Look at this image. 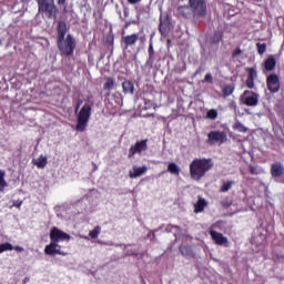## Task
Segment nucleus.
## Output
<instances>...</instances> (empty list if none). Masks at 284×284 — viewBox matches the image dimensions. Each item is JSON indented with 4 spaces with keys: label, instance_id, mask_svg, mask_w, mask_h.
Segmentation results:
<instances>
[{
    "label": "nucleus",
    "instance_id": "1",
    "mask_svg": "<svg viewBox=\"0 0 284 284\" xmlns=\"http://www.w3.org/2000/svg\"><path fill=\"white\" fill-rule=\"evenodd\" d=\"M49 239L51 240V243L45 245L44 254L54 256V255H62L65 256V253L62 252V246L59 245L61 242L69 243L72 240V236H70L68 233L62 231L61 229H58V226H52L51 232L49 233Z\"/></svg>",
    "mask_w": 284,
    "mask_h": 284
},
{
    "label": "nucleus",
    "instance_id": "2",
    "mask_svg": "<svg viewBox=\"0 0 284 284\" xmlns=\"http://www.w3.org/2000/svg\"><path fill=\"white\" fill-rule=\"evenodd\" d=\"M212 168H214L212 159H194L190 164V176L194 181H200Z\"/></svg>",
    "mask_w": 284,
    "mask_h": 284
},
{
    "label": "nucleus",
    "instance_id": "3",
    "mask_svg": "<svg viewBox=\"0 0 284 284\" xmlns=\"http://www.w3.org/2000/svg\"><path fill=\"white\" fill-rule=\"evenodd\" d=\"M37 3L40 14L45 16L47 19H57L59 9L54 4V0H37Z\"/></svg>",
    "mask_w": 284,
    "mask_h": 284
},
{
    "label": "nucleus",
    "instance_id": "4",
    "mask_svg": "<svg viewBox=\"0 0 284 284\" xmlns=\"http://www.w3.org/2000/svg\"><path fill=\"white\" fill-rule=\"evenodd\" d=\"M58 48L64 57H72L77 49V41L73 39L72 34H68L67 38L58 40Z\"/></svg>",
    "mask_w": 284,
    "mask_h": 284
},
{
    "label": "nucleus",
    "instance_id": "5",
    "mask_svg": "<svg viewBox=\"0 0 284 284\" xmlns=\"http://www.w3.org/2000/svg\"><path fill=\"white\" fill-rule=\"evenodd\" d=\"M91 114H92V108H90V105L88 104H84L78 115V124L75 126V130L78 132L85 131V129L88 128V123L90 121Z\"/></svg>",
    "mask_w": 284,
    "mask_h": 284
},
{
    "label": "nucleus",
    "instance_id": "6",
    "mask_svg": "<svg viewBox=\"0 0 284 284\" xmlns=\"http://www.w3.org/2000/svg\"><path fill=\"white\" fill-rule=\"evenodd\" d=\"M189 6L195 19L205 18V14H207V3L205 0H189Z\"/></svg>",
    "mask_w": 284,
    "mask_h": 284
},
{
    "label": "nucleus",
    "instance_id": "7",
    "mask_svg": "<svg viewBox=\"0 0 284 284\" xmlns=\"http://www.w3.org/2000/svg\"><path fill=\"white\" fill-rule=\"evenodd\" d=\"M283 175H284V165L280 162L273 163L271 165V176H273L274 181L284 184Z\"/></svg>",
    "mask_w": 284,
    "mask_h": 284
},
{
    "label": "nucleus",
    "instance_id": "8",
    "mask_svg": "<svg viewBox=\"0 0 284 284\" xmlns=\"http://www.w3.org/2000/svg\"><path fill=\"white\" fill-rule=\"evenodd\" d=\"M270 92L276 93L281 90V82L277 74H270L266 80Z\"/></svg>",
    "mask_w": 284,
    "mask_h": 284
},
{
    "label": "nucleus",
    "instance_id": "9",
    "mask_svg": "<svg viewBox=\"0 0 284 284\" xmlns=\"http://www.w3.org/2000/svg\"><path fill=\"white\" fill-rule=\"evenodd\" d=\"M209 141L212 143H225L227 141V133L223 131H212L209 133Z\"/></svg>",
    "mask_w": 284,
    "mask_h": 284
},
{
    "label": "nucleus",
    "instance_id": "10",
    "mask_svg": "<svg viewBox=\"0 0 284 284\" xmlns=\"http://www.w3.org/2000/svg\"><path fill=\"white\" fill-rule=\"evenodd\" d=\"M209 235H211L212 241H214L215 245L227 246L229 239L226 236H224L223 234L219 233L217 231L211 230V231H209Z\"/></svg>",
    "mask_w": 284,
    "mask_h": 284
},
{
    "label": "nucleus",
    "instance_id": "11",
    "mask_svg": "<svg viewBox=\"0 0 284 284\" xmlns=\"http://www.w3.org/2000/svg\"><path fill=\"white\" fill-rule=\"evenodd\" d=\"M148 150L146 143H138L131 146V150H129V159H132L135 154H141L142 152H145Z\"/></svg>",
    "mask_w": 284,
    "mask_h": 284
},
{
    "label": "nucleus",
    "instance_id": "12",
    "mask_svg": "<svg viewBox=\"0 0 284 284\" xmlns=\"http://www.w3.org/2000/svg\"><path fill=\"white\" fill-rule=\"evenodd\" d=\"M148 172V166L143 165L141 168L133 166V172H129V178L138 179L141 178Z\"/></svg>",
    "mask_w": 284,
    "mask_h": 284
},
{
    "label": "nucleus",
    "instance_id": "13",
    "mask_svg": "<svg viewBox=\"0 0 284 284\" xmlns=\"http://www.w3.org/2000/svg\"><path fill=\"white\" fill-rule=\"evenodd\" d=\"M32 164L39 170H43L48 165V156L41 155L38 159L32 160Z\"/></svg>",
    "mask_w": 284,
    "mask_h": 284
},
{
    "label": "nucleus",
    "instance_id": "14",
    "mask_svg": "<svg viewBox=\"0 0 284 284\" xmlns=\"http://www.w3.org/2000/svg\"><path fill=\"white\" fill-rule=\"evenodd\" d=\"M68 33V24L61 21L58 24V41L61 39H65V34Z\"/></svg>",
    "mask_w": 284,
    "mask_h": 284
},
{
    "label": "nucleus",
    "instance_id": "15",
    "mask_svg": "<svg viewBox=\"0 0 284 284\" xmlns=\"http://www.w3.org/2000/svg\"><path fill=\"white\" fill-rule=\"evenodd\" d=\"M235 185V181L233 180H226L222 182V185H220L219 192L220 193H227L231 191L232 186Z\"/></svg>",
    "mask_w": 284,
    "mask_h": 284
},
{
    "label": "nucleus",
    "instance_id": "16",
    "mask_svg": "<svg viewBox=\"0 0 284 284\" xmlns=\"http://www.w3.org/2000/svg\"><path fill=\"white\" fill-rule=\"evenodd\" d=\"M136 41H139V34L136 33L123 38V42L125 43L126 48L130 45H136Z\"/></svg>",
    "mask_w": 284,
    "mask_h": 284
},
{
    "label": "nucleus",
    "instance_id": "17",
    "mask_svg": "<svg viewBox=\"0 0 284 284\" xmlns=\"http://www.w3.org/2000/svg\"><path fill=\"white\" fill-rule=\"evenodd\" d=\"M122 90L124 94H134V83L130 80H125L122 83Z\"/></svg>",
    "mask_w": 284,
    "mask_h": 284
},
{
    "label": "nucleus",
    "instance_id": "18",
    "mask_svg": "<svg viewBox=\"0 0 284 284\" xmlns=\"http://www.w3.org/2000/svg\"><path fill=\"white\" fill-rule=\"evenodd\" d=\"M207 206V202L204 199L199 197L197 202L194 204V213L204 212V209Z\"/></svg>",
    "mask_w": 284,
    "mask_h": 284
},
{
    "label": "nucleus",
    "instance_id": "19",
    "mask_svg": "<svg viewBox=\"0 0 284 284\" xmlns=\"http://www.w3.org/2000/svg\"><path fill=\"white\" fill-rule=\"evenodd\" d=\"M264 68L267 72H272V70L276 68V59L274 58L266 59Z\"/></svg>",
    "mask_w": 284,
    "mask_h": 284
},
{
    "label": "nucleus",
    "instance_id": "20",
    "mask_svg": "<svg viewBox=\"0 0 284 284\" xmlns=\"http://www.w3.org/2000/svg\"><path fill=\"white\" fill-rule=\"evenodd\" d=\"M180 252L183 257H190L191 255H193V250L187 245H181Z\"/></svg>",
    "mask_w": 284,
    "mask_h": 284
},
{
    "label": "nucleus",
    "instance_id": "21",
    "mask_svg": "<svg viewBox=\"0 0 284 284\" xmlns=\"http://www.w3.org/2000/svg\"><path fill=\"white\" fill-rule=\"evenodd\" d=\"M178 14L180 17H184V19H187V17H190V7H187V6L179 7Z\"/></svg>",
    "mask_w": 284,
    "mask_h": 284
},
{
    "label": "nucleus",
    "instance_id": "22",
    "mask_svg": "<svg viewBox=\"0 0 284 284\" xmlns=\"http://www.w3.org/2000/svg\"><path fill=\"white\" fill-rule=\"evenodd\" d=\"M7 186L6 171H0V193H2Z\"/></svg>",
    "mask_w": 284,
    "mask_h": 284
},
{
    "label": "nucleus",
    "instance_id": "23",
    "mask_svg": "<svg viewBox=\"0 0 284 284\" xmlns=\"http://www.w3.org/2000/svg\"><path fill=\"white\" fill-rule=\"evenodd\" d=\"M206 119H210L211 121H216L219 119V111L216 109H211L206 113Z\"/></svg>",
    "mask_w": 284,
    "mask_h": 284
},
{
    "label": "nucleus",
    "instance_id": "24",
    "mask_svg": "<svg viewBox=\"0 0 284 284\" xmlns=\"http://www.w3.org/2000/svg\"><path fill=\"white\" fill-rule=\"evenodd\" d=\"M101 234V226L97 225L94 226L93 231H90V233L88 234V236H90V239L95 240L98 239V236Z\"/></svg>",
    "mask_w": 284,
    "mask_h": 284
},
{
    "label": "nucleus",
    "instance_id": "25",
    "mask_svg": "<svg viewBox=\"0 0 284 284\" xmlns=\"http://www.w3.org/2000/svg\"><path fill=\"white\" fill-rule=\"evenodd\" d=\"M168 172L171 174H180V168L175 163L168 164Z\"/></svg>",
    "mask_w": 284,
    "mask_h": 284
},
{
    "label": "nucleus",
    "instance_id": "26",
    "mask_svg": "<svg viewBox=\"0 0 284 284\" xmlns=\"http://www.w3.org/2000/svg\"><path fill=\"white\" fill-rule=\"evenodd\" d=\"M8 251H13L12 243H1L0 244V254H2L3 252H8Z\"/></svg>",
    "mask_w": 284,
    "mask_h": 284
},
{
    "label": "nucleus",
    "instance_id": "27",
    "mask_svg": "<svg viewBox=\"0 0 284 284\" xmlns=\"http://www.w3.org/2000/svg\"><path fill=\"white\" fill-rule=\"evenodd\" d=\"M242 105H250V92L244 91L243 95L241 97Z\"/></svg>",
    "mask_w": 284,
    "mask_h": 284
},
{
    "label": "nucleus",
    "instance_id": "28",
    "mask_svg": "<svg viewBox=\"0 0 284 284\" xmlns=\"http://www.w3.org/2000/svg\"><path fill=\"white\" fill-rule=\"evenodd\" d=\"M104 90H114V80L113 78H106L104 83Z\"/></svg>",
    "mask_w": 284,
    "mask_h": 284
},
{
    "label": "nucleus",
    "instance_id": "29",
    "mask_svg": "<svg viewBox=\"0 0 284 284\" xmlns=\"http://www.w3.org/2000/svg\"><path fill=\"white\" fill-rule=\"evenodd\" d=\"M224 97H230L234 93V88L232 85H226L222 90Z\"/></svg>",
    "mask_w": 284,
    "mask_h": 284
},
{
    "label": "nucleus",
    "instance_id": "30",
    "mask_svg": "<svg viewBox=\"0 0 284 284\" xmlns=\"http://www.w3.org/2000/svg\"><path fill=\"white\" fill-rule=\"evenodd\" d=\"M258 54H263L264 52H267V44L258 42L256 44Z\"/></svg>",
    "mask_w": 284,
    "mask_h": 284
},
{
    "label": "nucleus",
    "instance_id": "31",
    "mask_svg": "<svg viewBox=\"0 0 284 284\" xmlns=\"http://www.w3.org/2000/svg\"><path fill=\"white\" fill-rule=\"evenodd\" d=\"M258 104V94L252 93L250 95V105H257Z\"/></svg>",
    "mask_w": 284,
    "mask_h": 284
},
{
    "label": "nucleus",
    "instance_id": "32",
    "mask_svg": "<svg viewBox=\"0 0 284 284\" xmlns=\"http://www.w3.org/2000/svg\"><path fill=\"white\" fill-rule=\"evenodd\" d=\"M149 57L150 59H153L154 57V44L152 43V40L150 41V44H149Z\"/></svg>",
    "mask_w": 284,
    "mask_h": 284
},
{
    "label": "nucleus",
    "instance_id": "33",
    "mask_svg": "<svg viewBox=\"0 0 284 284\" xmlns=\"http://www.w3.org/2000/svg\"><path fill=\"white\" fill-rule=\"evenodd\" d=\"M160 32H161L162 34H165V33L168 32V24L161 22V23H160Z\"/></svg>",
    "mask_w": 284,
    "mask_h": 284
},
{
    "label": "nucleus",
    "instance_id": "34",
    "mask_svg": "<svg viewBox=\"0 0 284 284\" xmlns=\"http://www.w3.org/2000/svg\"><path fill=\"white\" fill-rule=\"evenodd\" d=\"M236 131L237 132H247V128H245L243 124L239 123L236 125Z\"/></svg>",
    "mask_w": 284,
    "mask_h": 284
},
{
    "label": "nucleus",
    "instance_id": "35",
    "mask_svg": "<svg viewBox=\"0 0 284 284\" xmlns=\"http://www.w3.org/2000/svg\"><path fill=\"white\" fill-rule=\"evenodd\" d=\"M212 73H207L205 77H204V81H207L209 83H212Z\"/></svg>",
    "mask_w": 284,
    "mask_h": 284
},
{
    "label": "nucleus",
    "instance_id": "36",
    "mask_svg": "<svg viewBox=\"0 0 284 284\" xmlns=\"http://www.w3.org/2000/svg\"><path fill=\"white\" fill-rule=\"evenodd\" d=\"M23 205V201H14L13 207L20 209Z\"/></svg>",
    "mask_w": 284,
    "mask_h": 284
},
{
    "label": "nucleus",
    "instance_id": "37",
    "mask_svg": "<svg viewBox=\"0 0 284 284\" xmlns=\"http://www.w3.org/2000/svg\"><path fill=\"white\" fill-rule=\"evenodd\" d=\"M128 3L135 6V3H141V0H128Z\"/></svg>",
    "mask_w": 284,
    "mask_h": 284
},
{
    "label": "nucleus",
    "instance_id": "38",
    "mask_svg": "<svg viewBox=\"0 0 284 284\" xmlns=\"http://www.w3.org/2000/svg\"><path fill=\"white\" fill-rule=\"evenodd\" d=\"M239 54H241V49H236V50L233 52V59H236V57H239Z\"/></svg>",
    "mask_w": 284,
    "mask_h": 284
},
{
    "label": "nucleus",
    "instance_id": "39",
    "mask_svg": "<svg viewBox=\"0 0 284 284\" xmlns=\"http://www.w3.org/2000/svg\"><path fill=\"white\" fill-rule=\"evenodd\" d=\"M13 250L17 251V252H23L24 251V248L21 247L20 245L13 246Z\"/></svg>",
    "mask_w": 284,
    "mask_h": 284
},
{
    "label": "nucleus",
    "instance_id": "40",
    "mask_svg": "<svg viewBox=\"0 0 284 284\" xmlns=\"http://www.w3.org/2000/svg\"><path fill=\"white\" fill-rule=\"evenodd\" d=\"M250 173L251 174H258V172L255 171V168L250 166Z\"/></svg>",
    "mask_w": 284,
    "mask_h": 284
},
{
    "label": "nucleus",
    "instance_id": "41",
    "mask_svg": "<svg viewBox=\"0 0 284 284\" xmlns=\"http://www.w3.org/2000/svg\"><path fill=\"white\" fill-rule=\"evenodd\" d=\"M27 283H30V277H24V280H22V284H27Z\"/></svg>",
    "mask_w": 284,
    "mask_h": 284
},
{
    "label": "nucleus",
    "instance_id": "42",
    "mask_svg": "<svg viewBox=\"0 0 284 284\" xmlns=\"http://www.w3.org/2000/svg\"><path fill=\"white\" fill-rule=\"evenodd\" d=\"M65 3V0H58L59 6H63Z\"/></svg>",
    "mask_w": 284,
    "mask_h": 284
},
{
    "label": "nucleus",
    "instance_id": "43",
    "mask_svg": "<svg viewBox=\"0 0 284 284\" xmlns=\"http://www.w3.org/2000/svg\"><path fill=\"white\" fill-rule=\"evenodd\" d=\"M128 14H130V12L128 10H124V17H128Z\"/></svg>",
    "mask_w": 284,
    "mask_h": 284
},
{
    "label": "nucleus",
    "instance_id": "44",
    "mask_svg": "<svg viewBox=\"0 0 284 284\" xmlns=\"http://www.w3.org/2000/svg\"><path fill=\"white\" fill-rule=\"evenodd\" d=\"M250 74L252 77V74H254V69H250Z\"/></svg>",
    "mask_w": 284,
    "mask_h": 284
},
{
    "label": "nucleus",
    "instance_id": "45",
    "mask_svg": "<svg viewBox=\"0 0 284 284\" xmlns=\"http://www.w3.org/2000/svg\"><path fill=\"white\" fill-rule=\"evenodd\" d=\"M246 85H250V78L246 79Z\"/></svg>",
    "mask_w": 284,
    "mask_h": 284
},
{
    "label": "nucleus",
    "instance_id": "46",
    "mask_svg": "<svg viewBox=\"0 0 284 284\" xmlns=\"http://www.w3.org/2000/svg\"><path fill=\"white\" fill-rule=\"evenodd\" d=\"M252 85H254V82H251L250 88H252Z\"/></svg>",
    "mask_w": 284,
    "mask_h": 284
},
{
    "label": "nucleus",
    "instance_id": "47",
    "mask_svg": "<svg viewBox=\"0 0 284 284\" xmlns=\"http://www.w3.org/2000/svg\"><path fill=\"white\" fill-rule=\"evenodd\" d=\"M141 143H146V141H141Z\"/></svg>",
    "mask_w": 284,
    "mask_h": 284
}]
</instances>
